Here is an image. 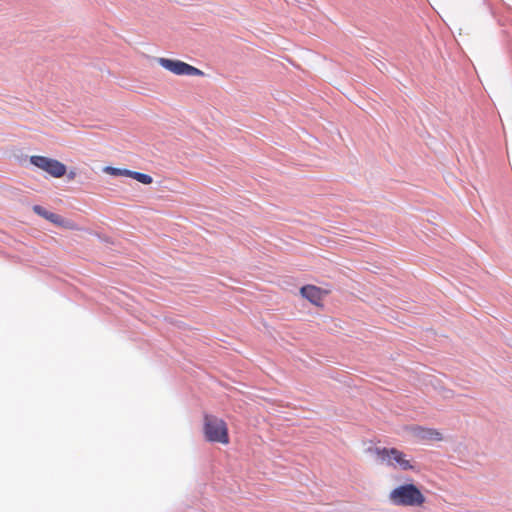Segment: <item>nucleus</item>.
Listing matches in <instances>:
<instances>
[{
  "mask_svg": "<svg viewBox=\"0 0 512 512\" xmlns=\"http://www.w3.org/2000/svg\"><path fill=\"white\" fill-rule=\"evenodd\" d=\"M68 177H69V179H74V177H75V172H72V171H71V172L68 174Z\"/></svg>",
  "mask_w": 512,
  "mask_h": 512,
  "instance_id": "nucleus-10",
  "label": "nucleus"
},
{
  "mask_svg": "<svg viewBox=\"0 0 512 512\" xmlns=\"http://www.w3.org/2000/svg\"><path fill=\"white\" fill-rule=\"evenodd\" d=\"M388 497L392 504L403 507H420L426 501L421 490L412 483L397 486Z\"/></svg>",
  "mask_w": 512,
  "mask_h": 512,
  "instance_id": "nucleus-1",
  "label": "nucleus"
},
{
  "mask_svg": "<svg viewBox=\"0 0 512 512\" xmlns=\"http://www.w3.org/2000/svg\"><path fill=\"white\" fill-rule=\"evenodd\" d=\"M30 163L54 178L64 176L67 171L63 163L45 156L33 155L30 157Z\"/></svg>",
  "mask_w": 512,
  "mask_h": 512,
  "instance_id": "nucleus-5",
  "label": "nucleus"
},
{
  "mask_svg": "<svg viewBox=\"0 0 512 512\" xmlns=\"http://www.w3.org/2000/svg\"><path fill=\"white\" fill-rule=\"evenodd\" d=\"M369 451L374 453L381 463L393 467L394 469L404 471L414 469L410 460L407 459V455L397 448L375 447L370 448Z\"/></svg>",
  "mask_w": 512,
  "mask_h": 512,
  "instance_id": "nucleus-3",
  "label": "nucleus"
},
{
  "mask_svg": "<svg viewBox=\"0 0 512 512\" xmlns=\"http://www.w3.org/2000/svg\"><path fill=\"white\" fill-rule=\"evenodd\" d=\"M157 62L167 71L178 76H203L204 72L186 62L178 59L160 57Z\"/></svg>",
  "mask_w": 512,
  "mask_h": 512,
  "instance_id": "nucleus-4",
  "label": "nucleus"
},
{
  "mask_svg": "<svg viewBox=\"0 0 512 512\" xmlns=\"http://www.w3.org/2000/svg\"><path fill=\"white\" fill-rule=\"evenodd\" d=\"M103 171L106 174H109L112 176L130 177V178L135 179L136 181H138L142 184H145V185H149L153 182V178L150 175L141 173V172L131 171L128 169H121V168L106 166V167H104Z\"/></svg>",
  "mask_w": 512,
  "mask_h": 512,
  "instance_id": "nucleus-7",
  "label": "nucleus"
},
{
  "mask_svg": "<svg viewBox=\"0 0 512 512\" xmlns=\"http://www.w3.org/2000/svg\"><path fill=\"white\" fill-rule=\"evenodd\" d=\"M203 433L205 439L209 442L227 445L230 442L227 423L211 414H205L203 417Z\"/></svg>",
  "mask_w": 512,
  "mask_h": 512,
  "instance_id": "nucleus-2",
  "label": "nucleus"
},
{
  "mask_svg": "<svg viewBox=\"0 0 512 512\" xmlns=\"http://www.w3.org/2000/svg\"><path fill=\"white\" fill-rule=\"evenodd\" d=\"M32 209L37 215L48 220L49 222L53 223L56 226L69 230H78V227L75 222L67 220L59 214L50 212L40 205H34Z\"/></svg>",
  "mask_w": 512,
  "mask_h": 512,
  "instance_id": "nucleus-6",
  "label": "nucleus"
},
{
  "mask_svg": "<svg viewBox=\"0 0 512 512\" xmlns=\"http://www.w3.org/2000/svg\"><path fill=\"white\" fill-rule=\"evenodd\" d=\"M416 435L422 440H434V441H442V434L435 429L431 428H423L417 427L415 428Z\"/></svg>",
  "mask_w": 512,
  "mask_h": 512,
  "instance_id": "nucleus-9",
  "label": "nucleus"
},
{
  "mask_svg": "<svg viewBox=\"0 0 512 512\" xmlns=\"http://www.w3.org/2000/svg\"><path fill=\"white\" fill-rule=\"evenodd\" d=\"M301 295L309 302L316 306H322L323 298L330 293L329 290H324L315 285H306L300 289Z\"/></svg>",
  "mask_w": 512,
  "mask_h": 512,
  "instance_id": "nucleus-8",
  "label": "nucleus"
}]
</instances>
